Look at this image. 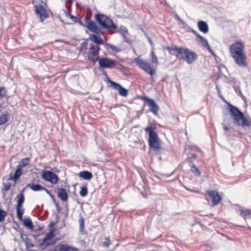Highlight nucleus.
<instances>
[{
    "label": "nucleus",
    "mask_w": 251,
    "mask_h": 251,
    "mask_svg": "<svg viewBox=\"0 0 251 251\" xmlns=\"http://www.w3.org/2000/svg\"><path fill=\"white\" fill-rule=\"evenodd\" d=\"M229 51L235 63L240 67L247 66L245 46L241 42L237 41L230 47Z\"/></svg>",
    "instance_id": "1"
},
{
    "label": "nucleus",
    "mask_w": 251,
    "mask_h": 251,
    "mask_svg": "<svg viewBox=\"0 0 251 251\" xmlns=\"http://www.w3.org/2000/svg\"><path fill=\"white\" fill-rule=\"evenodd\" d=\"M228 108L231 114V117L236 125L242 127L250 126V122L238 108L230 103L228 104Z\"/></svg>",
    "instance_id": "2"
},
{
    "label": "nucleus",
    "mask_w": 251,
    "mask_h": 251,
    "mask_svg": "<svg viewBox=\"0 0 251 251\" xmlns=\"http://www.w3.org/2000/svg\"><path fill=\"white\" fill-rule=\"evenodd\" d=\"M95 19L98 22L101 28L111 30L116 28V25L112 20L103 14H97L95 15Z\"/></svg>",
    "instance_id": "3"
},
{
    "label": "nucleus",
    "mask_w": 251,
    "mask_h": 251,
    "mask_svg": "<svg viewBox=\"0 0 251 251\" xmlns=\"http://www.w3.org/2000/svg\"><path fill=\"white\" fill-rule=\"evenodd\" d=\"M24 191L25 189H24L22 191L19 193L16 196V198H17L16 207L17 210V217L20 221L23 220V215L25 211V209L23 207V204L25 201V196L24 194Z\"/></svg>",
    "instance_id": "4"
},
{
    "label": "nucleus",
    "mask_w": 251,
    "mask_h": 251,
    "mask_svg": "<svg viewBox=\"0 0 251 251\" xmlns=\"http://www.w3.org/2000/svg\"><path fill=\"white\" fill-rule=\"evenodd\" d=\"M46 4L34 5L35 13L39 18L41 22L49 17V11L46 8Z\"/></svg>",
    "instance_id": "5"
},
{
    "label": "nucleus",
    "mask_w": 251,
    "mask_h": 251,
    "mask_svg": "<svg viewBox=\"0 0 251 251\" xmlns=\"http://www.w3.org/2000/svg\"><path fill=\"white\" fill-rule=\"evenodd\" d=\"M134 62L140 68L143 70L147 73L151 75L154 74L155 71L152 68L149 63L144 61L139 57L135 58Z\"/></svg>",
    "instance_id": "6"
},
{
    "label": "nucleus",
    "mask_w": 251,
    "mask_h": 251,
    "mask_svg": "<svg viewBox=\"0 0 251 251\" xmlns=\"http://www.w3.org/2000/svg\"><path fill=\"white\" fill-rule=\"evenodd\" d=\"M180 58L184 59L187 64H191L197 59L198 55L196 53L191 51L188 49L184 48L182 55L180 56Z\"/></svg>",
    "instance_id": "7"
},
{
    "label": "nucleus",
    "mask_w": 251,
    "mask_h": 251,
    "mask_svg": "<svg viewBox=\"0 0 251 251\" xmlns=\"http://www.w3.org/2000/svg\"><path fill=\"white\" fill-rule=\"evenodd\" d=\"M85 21L86 23L85 26L90 31L98 34L102 35L103 34V31L102 29L97 25L96 22L91 20L87 17L85 18Z\"/></svg>",
    "instance_id": "8"
},
{
    "label": "nucleus",
    "mask_w": 251,
    "mask_h": 251,
    "mask_svg": "<svg viewBox=\"0 0 251 251\" xmlns=\"http://www.w3.org/2000/svg\"><path fill=\"white\" fill-rule=\"evenodd\" d=\"M209 198H206V201L209 202V199L212 200L211 206H214L218 205L220 202L222 198L216 190H209L206 191Z\"/></svg>",
    "instance_id": "9"
},
{
    "label": "nucleus",
    "mask_w": 251,
    "mask_h": 251,
    "mask_svg": "<svg viewBox=\"0 0 251 251\" xmlns=\"http://www.w3.org/2000/svg\"><path fill=\"white\" fill-rule=\"evenodd\" d=\"M99 64L100 68L112 69L115 67L116 61L109 58L103 57L99 60Z\"/></svg>",
    "instance_id": "10"
},
{
    "label": "nucleus",
    "mask_w": 251,
    "mask_h": 251,
    "mask_svg": "<svg viewBox=\"0 0 251 251\" xmlns=\"http://www.w3.org/2000/svg\"><path fill=\"white\" fill-rule=\"evenodd\" d=\"M42 178L46 181L56 184L59 180L58 176L53 172L50 171L44 172L42 175Z\"/></svg>",
    "instance_id": "11"
},
{
    "label": "nucleus",
    "mask_w": 251,
    "mask_h": 251,
    "mask_svg": "<svg viewBox=\"0 0 251 251\" xmlns=\"http://www.w3.org/2000/svg\"><path fill=\"white\" fill-rule=\"evenodd\" d=\"M165 49L167 50L171 55H174L177 58L180 57L182 55L184 48L178 47L176 45L167 46Z\"/></svg>",
    "instance_id": "12"
},
{
    "label": "nucleus",
    "mask_w": 251,
    "mask_h": 251,
    "mask_svg": "<svg viewBox=\"0 0 251 251\" xmlns=\"http://www.w3.org/2000/svg\"><path fill=\"white\" fill-rule=\"evenodd\" d=\"M54 234H52V232L47 233L45 238L43 239L42 242L40 243V246H45L47 247L55 244L56 241L52 240Z\"/></svg>",
    "instance_id": "13"
},
{
    "label": "nucleus",
    "mask_w": 251,
    "mask_h": 251,
    "mask_svg": "<svg viewBox=\"0 0 251 251\" xmlns=\"http://www.w3.org/2000/svg\"><path fill=\"white\" fill-rule=\"evenodd\" d=\"M108 82L111 84V86L119 91V93L121 96L126 97L128 95V90L124 88L120 84L110 79L108 80Z\"/></svg>",
    "instance_id": "14"
},
{
    "label": "nucleus",
    "mask_w": 251,
    "mask_h": 251,
    "mask_svg": "<svg viewBox=\"0 0 251 251\" xmlns=\"http://www.w3.org/2000/svg\"><path fill=\"white\" fill-rule=\"evenodd\" d=\"M192 33L198 38L197 41L200 42L201 45L203 47L207 48V50L209 52H212L210 47L209 45L207 40L203 37L200 35L196 31L192 30Z\"/></svg>",
    "instance_id": "15"
},
{
    "label": "nucleus",
    "mask_w": 251,
    "mask_h": 251,
    "mask_svg": "<svg viewBox=\"0 0 251 251\" xmlns=\"http://www.w3.org/2000/svg\"><path fill=\"white\" fill-rule=\"evenodd\" d=\"M78 249L67 244H59L56 246L53 251H77Z\"/></svg>",
    "instance_id": "16"
},
{
    "label": "nucleus",
    "mask_w": 251,
    "mask_h": 251,
    "mask_svg": "<svg viewBox=\"0 0 251 251\" xmlns=\"http://www.w3.org/2000/svg\"><path fill=\"white\" fill-rule=\"evenodd\" d=\"M144 99L148 102L150 110L153 113L156 114L159 110V106L155 103L154 100L147 97H145Z\"/></svg>",
    "instance_id": "17"
},
{
    "label": "nucleus",
    "mask_w": 251,
    "mask_h": 251,
    "mask_svg": "<svg viewBox=\"0 0 251 251\" xmlns=\"http://www.w3.org/2000/svg\"><path fill=\"white\" fill-rule=\"evenodd\" d=\"M22 169L17 166L14 174H13L12 172H11L9 174V178H8V180H9L12 179L14 180L15 182H16L19 179V178L22 175Z\"/></svg>",
    "instance_id": "18"
},
{
    "label": "nucleus",
    "mask_w": 251,
    "mask_h": 251,
    "mask_svg": "<svg viewBox=\"0 0 251 251\" xmlns=\"http://www.w3.org/2000/svg\"><path fill=\"white\" fill-rule=\"evenodd\" d=\"M145 130L149 134V142L159 139L157 133L153 130L151 126L146 127Z\"/></svg>",
    "instance_id": "19"
},
{
    "label": "nucleus",
    "mask_w": 251,
    "mask_h": 251,
    "mask_svg": "<svg viewBox=\"0 0 251 251\" xmlns=\"http://www.w3.org/2000/svg\"><path fill=\"white\" fill-rule=\"evenodd\" d=\"M198 27L199 30L203 33H207L209 31L207 24L203 21H199L198 22Z\"/></svg>",
    "instance_id": "20"
},
{
    "label": "nucleus",
    "mask_w": 251,
    "mask_h": 251,
    "mask_svg": "<svg viewBox=\"0 0 251 251\" xmlns=\"http://www.w3.org/2000/svg\"><path fill=\"white\" fill-rule=\"evenodd\" d=\"M149 145L150 148L155 151H159L161 149L160 139L149 142Z\"/></svg>",
    "instance_id": "21"
},
{
    "label": "nucleus",
    "mask_w": 251,
    "mask_h": 251,
    "mask_svg": "<svg viewBox=\"0 0 251 251\" xmlns=\"http://www.w3.org/2000/svg\"><path fill=\"white\" fill-rule=\"evenodd\" d=\"M189 167H190V171L193 173L195 176H200L201 175V172L199 168L196 167L192 160L189 161Z\"/></svg>",
    "instance_id": "22"
},
{
    "label": "nucleus",
    "mask_w": 251,
    "mask_h": 251,
    "mask_svg": "<svg viewBox=\"0 0 251 251\" xmlns=\"http://www.w3.org/2000/svg\"><path fill=\"white\" fill-rule=\"evenodd\" d=\"M57 197L60 199L62 201H66L68 200V194L64 188H59L57 193Z\"/></svg>",
    "instance_id": "23"
},
{
    "label": "nucleus",
    "mask_w": 251,
    "mask_h": 251,
    "mask_svg": "<svg viewBox=\"0 0 251 251\" xmlns=\"http://www.w3.org/2000/svg\"><path fill=\"white\" fill-rule=\"evenodd\" d=\"M78 176L84 179L89 180L93 177L92 174L88 171H81L79 173Z\"/></svg>",
    "instance_id": "24"
},
{
    "label": "nucleus",
    "mask_w": 251,
    "mask_h": 251,
    "mask_svg": "<svg viewBox=\"0 0 251 251\" xmlns=\"http://www.w3.org/2000/svg\"><path fill=\"white\" fill-rule=\"evenodd\" d=\"M27 187H29L32 190L34 191H40L45 190V187L41 186L39 184H34V183L28 184L26 185Z\"/></svg>",
    "instance_id": "25"
},
{
    "label": "nucleus",
    "mask_w": 251,
    "mask_h": 251,
    "mask_svg": "<svg viewBox=\"0 0 251 251\" xmlns=\"http://www.w3.org/2000/svg\"><path fill=\"white\" fill-rule=\"evenodd\" d=\"M89 39L98 45L104 44V41L100 37L94 34H90Z\"/></svg>",
    "instance_id": "26"
},
{
    "label": "nucleus",
    "mask_w": 251,
    "mask_h": 251,
    "mask_svg": "<svg viewBox=\"0 0 251 251\" xmlns=\"http://www.w3.org/2000/svg\"><path fill=\"white\" fill-rule=\"evenodd\" d=\"M24 225L29 229H32L33 227V223L30 218H26L24 220Z\"/></svg>",
    "instance_id": "27"
},
{
    "label": "nucleus",
    "mask_w": 251,
    "mask_h": 251,
    "mask_svg": "<svg viewBox=\"0 0 251 251\" xmlns=\"http://www.w3.org/2000/svg\"><path fill=\"white\" fill-rule=\"evenodd\" d=\"M88 53L89 55L94 56H99V53L97 51H96L94 45L92 44L91 47L89 48Z\"/></svg>",
    "instance_id": "28"
},
{
    "label": "nucleus",
    "mask_w": 251,
    "mask_h": 251,
    "mask_svg": "<svg viewBox=\"0 0 251 251\" xmlns=\"http://www.w3.org/2000/svg\"><path fill=\"white\" fill-rule=\"evenodd\" d=\"M29 161V159L28 158H24L19 162L17 166L22 169L23 167L28 164Z\"/></svg>",
    "instance_id": "29"
},
{
    "label": "nucleus",
    "mask_w": 251,
    "mask_h": 251,
    "mask_svg": "<svg viewBox=\"0 0 251 251\" xmlns=\"http://www.w3.org/2000/svg\"><path fill=\"white\" fill-rule=\"evenodd\" d=\"M88 193V189L86 186H82L81 187L80 191L79 192V194L81 197H86Z\"/></svg>",
    "instance_id": "30"
},
{
    "label": "nucleus",
    "mask_w": 251,
    "mask_h": 251,
    "mask_svg": "<svg viewBox=\"0 0 251 251\" xmlns=\"http://www.w3.org/2000/svg\"><path fill=\"white\" fill-rule=\"evenodd\" d=\"M241 215L244 218H249L251 216V210H242Z\"/></svg>",
    "instance_id": "31"
},
{
    "label": "nucleus",
    "mask_w": 251,
    "mask_h": 251,
    "mask_svg": "<svg viewBox=\"0 0 251 251\" xmlns=\"http://www.w3.org/2000/svg\"><path fill=\"white\" fill-rule=\"evenodd\" d=\"M235 92H236V93L240 96L242 99H244L245 98V97L242 94V92H241V89H240V87L239 86H234L233 87Z\"/></svg>",
    "instance_id": "32"
},
{
    "label": "nucleus",
    "mask_w": 251,
    "mask_h": 251,
    "mask_svg": "<svg viewBox=\"0 0 251 251\" xmlns=\"http://www.w3.org/2000/svg\"><path fill=\"white\" fill-rule=\"evenodd\" d=\"M181 24L182 25V26L181 27L185 29L187 32H191L192 33V30H194L193 29L191 28L185 22L181 21Z\"/></svg>",
    "instance_id": "33"
},
{
    "label": "nucleus",
    "mask_w": 251,
    "mask_h": 251,
    "mask_svg": "<svg viewBox=\"0 0 251 251\" xmlns=\"http://www.w3.org/2000/svg\"><path fill=\"white\" fill-rule=\"evenodd\" d=\"M8 121L7 114H2L0 116V125L4 124Z\"/></svg>",
    "instance_id": "34"
},
{
    "label": "nucleus",
    "mask_w": 251,
    "mask_h": 251,
    "mask_svg": "<svg viewBox=\"0 0 251 251\" xmlns=\"http://www.w3.org/2000/svg\"><path fill=\"white\" fill-rule=\"evenodd\" d=\"M7 94V90L3 87H0V99H2L6 97Z\"/></svg>",
    "instance_id": "35"
},
{
    "label": "nucleus",
    "mask_w": 251,
    "mask_h": 251,
    "mask_svg": "<svg viewBox=\"0 0 251 251\" xmlns=\"http://www.w3.org/2000/svg\"><path fill=\"white\" fill-rule=\"evenodd\" d=\"M100 57L99 56H94L92 55H89L88 58V60L90 61L93 64H95L97 61H99L100 59Z\"/></svg>",
    "instance_id": "36"
},
{
    "label": "nucleus",
    "mask_w": 251,
    "mask_h": 251,
    "mask_svg": "<svg viewBox=\"0 0 251 251\" xmlns=\"http://www.w3.org/2000/svg\"><path fill=\"white\" fill-rule=\"evenodd\" d=\"M118 32L120 33L121 35L123 34H128L127 28L124 25H121Z\"/></svg>",
    "instance_id": "37"
},
{
    "label": "nucleus",
    "mask_w": 251,
    "mask_h": 251,
    "mask_svg": "<svg viewBox=\"0 0 251 251\" xmlns=\"http://www.w3.org/2000/svg\"><path fill=\"white\" fill-rule=\"evenodd\" d=\"M79 231H80V232H82L84 230V220L82 217H81V218L79 220Z\"/></svg>",
    "instance_id": "38"
},
{
    "label": "nucleus",
    "mask_w": 251,
    "mask_h": 251,
    "mask_svg": "<svg viewBox=\"0 0 251 251\" xmlns=\"http://www.w3.org/2000/svg\"><path fill=\"white\" fill-rule=\"evenodd\" d=\"M6 215V211L0 209V222L4 221Z\"/></svg>",
    "instance_id": "39"
},
{
    "label": "nucleus",
    "mask_w": 251,
    "mask_h": 251,
    "mask_svg": "<svg viewBox=\"0 0 251 251\" xmlns=\"http://www.w3.org/2000/svg\"><path fill=\"white\" fill-rule=\"evenodd\" d=\"M11 187V185L9 182L3 183L2 191H7L10 189Z\"/></svg>",
    "instance_id": "40"
},
{
    "label": "nucleus",
    "mask_w": 251,
    "mask_h": 251,
    "mask_svg": "<svg viewBox=\"0 0 251 251\" xmlns=\"http://www.w3.org/2000/svg\"><path fill=\"white\" fill-rule=\"evenodd\" d=\"M151 62L153 63H158V59L157 57L156 56L154 52V51L153 50H151Z\"/></svg>",
    "instance_id": "41"
},
{
    "label": "nucleus",
    "mask_w": 251,
    "mask_h": 251,
    "mask_svg": "<svg viewBox=\"0 0 251 251\" xmlns=\"http://www.w3.org/2000/svg\"><path fill=\"white\" fill-rule=\"evenodd\" d=\"M197 157V154L195 153H191L189 154V156L187 158V161L188 162V163L189 164V161L190 160H192L193 161V160L195 159Z\"/></svg>",
    "instance_id": "42"
},
{
    "label": "nucleus",
    "mask_w": 251,
    "mask_h": 251,
    "mask_svg": "<svg viewBox=\"0 0 251 251\" xmlns=\"http://www.w3.org/2000/svg\"><path fill=\"white\" fill-rule=\"evenodd\" d=\"M110 49L116 52H119L121 51V49L120 48H117L115 46L111 44V46H110Z\"/></svg>",
    "instance_id": "43"
},
{
    "label": "nucleus",
    "mask_w": 251,
    "mask_h": 251,
    "mask_svg": "<svg viewBox=\"0 0 251 251\" xmlns=\"http://www.w3.org/2000/svg\"><path fill=\"white\" fill-rule=\"evenodd\" d=\"M128 34H126V33L122 34V36H123V37L124 39V41L127 43L130 42V40L127 36Z\"/></svg>",
    "instance_id": "44"
},
{
    "label": "nucleus",
    "mask_w": 251,
    "mask_h": 251,
    "mask_svg": "<svg viewBox=\"0 0 251 251\" xmlns=\"http://www.w3.org/2000/svg\"><path fill=\"white\" fill-rule=\"evenodd\" d=\"M44 191L49 195V196L50 197V198L52 199V200H53V201L54 202H55V197H54V196L47 189V188H45V190H44Z\"/></svg>",
    "instance_id": "45"
},
{
    "label": "nucleus",
    "mask_w": 251,
    "mask_h": 251,
    "mask_svg": "<svg viewBox=\"0 0 251 251\" xmlns=\"http://www.w3.org/2000/svg\"><path fill=\"white\" fill-rule=\"evenodd\" d=\"M110 244V241L108 238L105 237V241L103 243V246L104 247H108L109 245Z\"/></svg>",
    "instance_id": "46"
},
{
    "label": "nucleus",
    "mask_w": 251,
    "mask_h": 251,
    "mask_svg": "<svg viewBox=\"0 0 251 251\" xmlns=\"http://www.w3.org/2000/svg\"><path fill=\"white\" fill-rule=\"evenodd\" d=\"M104 47V48L106 49V50H108L110 49V46H111V44L106 43L104 41V44H102Z\"/></svg>",
    "instance_id": "47"
},
{
    "label": "nucleus",
    "mask_w": 251,
    "mask_h": 251,
    "mask_svg": "<svg viewBox=\"0 0 251 251\" xmlns=\"http://www.w3.org/2000/svg\"><path fill=\"white\" fill-rule=\"evenodd\" d=\"M69 16H70V19H71L74 22H75V21L77 20V19L78 18L76 16H74L73 15L70 14H69Z\"/></svg>",
    "instance_id": "48"
},
{
    "label": "nucleus",
    "mask_w": 251,
    "mask_h": 251,
    "mask_svg": "<svg viewBox=\"0 0 251 251\" xmlns=\"http://www.w3.org/2000/svg\"><path fill=\"white\" fill-rule=\"evenodd\" d=\"M75 23H79L81 25H84L83 23L81 21V20L79 18H77V20L75 21Z\"/></svg>",
    "instance_id": "49"
},
{
    "label": "nucleus",
    "mask_w": 251,
    "mask_h": 251,
    "mask_svg": "<svg viewBox=\"0 0 251 251\" xmlns=\"http://www.w3.org/2000/svg\"><path fill=\"white\" fill-rule=\"evenodd\" d=\"M75 23H79L81 25H84L83 23L81 21V20L79 18H77V20L75 21Z\"/></svg>",
    "instance_id": "50"
},
{
    "label": "nucleus",
    "mask_w": 251,
    "mask_h": 251,
    "mask_svg": "<svg viewBox=\"0 0 251 251\" xmlns=\"http://www.w3.org/2000/svg\"><path fill=\"white\" fill-rule=\"evenodd\" d=\"M95 48L96 49V51H97V52L99 54V51L100 50V48L99 45H98L97 46L95 45Z\"/></svg>",
    "instance_id": "51"
},
{
    "label": "nucleus",
    "mask_w": 251,
    "mask_h": 251,
    "mask_svg": "<svg viewBox=\"0 0 251 251\" xmlns=\"http://www.w3.org/2000/svg\"><path fill=\"white\" fill-rule=\"evenodd\" d=\"M54 202L56 205V207L57 210L58 211H60V207H59V205L58 203L56 201H55V202Z\"/></svg>",
    "instance_id": "52"
},
{
    "label": "nucleus",
    "mask_w": 251,
    "mask_h": 251,
    "mask_svg": "<svg viewBox=\"0 0 251 251\" xmlns=\"http://www.w3.org/2000/svg\"><path fill=\"white\" fill-rule=\"evenodd\" d=\"M176 18L178 21H179L180 23H181V21H183L182 19H181V18L179 17V16L178 15H176Z\"/></svg>",
    "instance_id": "53"
},
{
    "label": "nucleus",
    "mask_w": 251,
    "mask_h": 251,
    "mask_svg": "<svg viewBox=\"0 0 251 251\" xmlns=\"http://www.w3.org/2000/svg\"><path fill=\"white\" fill-rule=\"evenodd\" d=\"M55 231V229L53 228V227H51L50 229V230L49 232H52V234H54V232Z\"/></svg>",
    "instance_id": "54"
},
{
    "label": "nucleus",
    "mask_w": 251,
    "mask_h": 251,
    "mask_svg": "<svg viewBox=\"0 0 251 251\" xmlns=\"http://www.w3.org/2000/svg\"><path fill=\"white\" fill-rule=\"evenodd\" d=\"M223 128L225 130H228L229 129V128L227 126H226L225 125L223 126Z\"/></svg>",
    "instance_id": "55"
},
{
    "label": "nucleus",
    "mask_w": 251,
    "mask_h": 251,
    "mask_svg": "<svg viewBox=\"0 0 251 251\" xmlns=\"http://www.w3.org/2000/svg\"><path fill=\"white\" fill-rule=\"evenodd\" d=\"M54 225H55L54 223L51 222V223H50V226L52 227V226H54Z\"/></svg>",
    "instance_id": "56"
},
{
    "label": "nucleus",
    "mask_w": 251,
    "mask_h": 251,
    "mask_svg": "<svg viewBox=\"0 0 251 251\" xmlns=\"http://www.w3.org/2000/svg\"><path fill=\"white\" fill-rule=\"evenodd\" d=\"M149 43L151 44V45H152V42L150 38L148 39Z\"/></svg>",
    "instance_id": "57"
}]
</instances>
